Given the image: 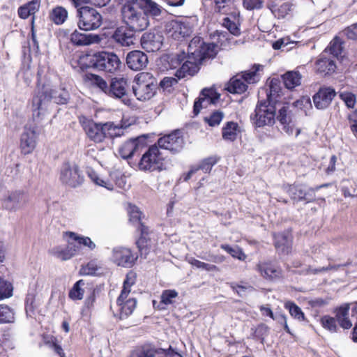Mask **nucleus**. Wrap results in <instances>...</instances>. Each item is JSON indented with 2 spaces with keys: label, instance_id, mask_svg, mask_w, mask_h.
<instances>
[{
  "label": "nucleus",
  "instance_id": "obj_63",
  "mask_svg": "<svg viewBox=\"0 0 357 357\" xmlns=\"http://www.w3.org/2000/svg\"><path fill=\"white\" fill-rule=\"evenodd\" d=\"M178 82V80L176 78L170 77H166L160 82V86L164 89H167L170 88L171 86L176 84Z\"/></svg>",
  "mask_w": 357,
  "mask_h": 357
},
{
  "label": "nucleus",
  "instance_id": "obj_51",
  "mask_svg": "<svg viewBox=\"0 0 357 357\" xmlns=\"http://www.w3.org/2000/svg\"><path fill=\"white\" fill-rule=\"evenodd\" d=\"M178 296V292L175 290H165L161 295V303L164 305L172 304L174 299Z\"/></svg>",
  "mask_w": 357,
  "mask_h": 357
},
{
  "label": "nucleus",
  "instance_id": "obj_16",
  "mask_svg": "<svg viewBox=\"0 0 357 357\" xmlns=\"http://www.w3.org/2000/svg\"><path fill=\"white\" fill-rule=\"evenodd\" d=\"M134 31L135 30L130 29L128 26H121L114 30L111 38L121 46L130 47L135 43Z\"/></svg>",
  "mask_w": 357,
  "mask_h": 357
},
{
  "label": "nucleus",
  "instance_id": "obj_22",
  "mask_svg": "<svg viewBox=\"0 0 357 357\" xmlns=\"http://www.w3.org/2000/svg\"><path fill=\"white\" fill-rule=\"evenodd\" d=\"M126 63L128 68L132 70H141L146 66L148 57L141 51H132L126 56Z\"/></svg>",
  "mask_w": 357,
  "mask_h": 357
},
{
  "label": "nucleus",
  "instance_id": "obj_46",
  "mask_svg": "<svg viewBox=\"0 0 357 357\" xmlns=\"http://www.w3.org/2000/svg\"><path fill=\"white\" fill-rule=\"evenodd\" d=\"M305 186L291 185L289 188V194L291 198L296 201H303L304 197Z\"/></svg>",
  "mask_w": 357,
  "mask_h": 357
},
{
  "label": "nucleus",
  "instance_id": "obj_11",
  "mask_svg": "<svg viewBox=\"0 0 357 357\" xmlns=\"http://www.w3.org/2000/svg\"><path fill=\"white\" fill-rule=\"evenodd\" d=\"M183 138L178 130L165 135L158 140L159 149L168 150L173 153L179 152L183 149Z\"/></svg>",
  "mask_w": 357,
  "mask_h": 357
},
{
  "label": "nucleus",
  "instance_id": "obj_17",
  "mask_svg": "<svg viewBox=\"0 0 357 357\" xmlns=\"http://www.w3.org/2000/svg\"><path fill=\"white\" fill-rule=\"evenodd\" d=\"M28 195L22 190H15L4 199L3 205L9 211H15L24 207L28 202Z\"/></svg>",
  "mask_w": 357,
  "mask_h": 357
},
{
  "label": "nucleus",
  "instance_id": "obj_14",
  "mask_svg": "<svg viewBox=\"0 0 357 357\" xmlns=\"http://www.w3.org/2000/svg\"><path fill=\"white\" fill-rule=\"evenodd\" d=\"M256 270L267 280L274 281L282 278V268L271 261L259 262L256 266Z\"/></svg>",
  "mask_w": 357,
  "mask_h": 357
},
{
  "label": "nucleus",
  "instance_id": "obj_32",
  "mask_svg": "<svg viewBox=\"0 0 357 357\" xmlns=\"http://www.w3.org/2000/svg\"><path fill=\"white\" fill-rule=\"evenodd\" d=\"M68 18V11L62 6H56L49 13V19L56 25L63 24Z\"/></svg>",
  "mask_w": 357,
  "mask_h": 357
},
{
  "label": "nucleus",
  "instance_id": "obj_13",
  "mask_svg": "<svg viewBox=\"0 0 357 357\" xmlns=\"http://www.w3.org/2000/svg\"><path fill=\"white\" fill-rule=\"evenodd\" d=\"M145 144L146 139L143 136L131 138L121 145L119 153L123 159H128L142 149Z\"/></svg>",
  "mask_w": 357,
  "mask_h": 357
},
{
  "label": "nucleus",
  "instance_id": "obj_64",
  "mask_svg": "<svg viewBox=\"0 0 357 357\" xmlns=\"http://www.w3.org/2000/svg\"><path fill=\"white\" fill-rule=\"evenodd\" d=\"M155 350L152 348L144 347L138 353L137 357H155Z\"/></svg>",
  "mask_w": 357,
  "mask_h": 357
},
{
  "label": "nucleus",
  "instance_id": "obj_59",
  "mask_svg": "<svg viewBox=\"0 0 357 357\" xmlns=\"http://www.w3.org/2000/svg\"><path fill=\"white\" fill-rule=\"evenodd\" d=\"M215 162L216 161L213 158H206L196 168H199V170L202 169L204 173H207L211 170L212 167Z\"/></svg>",
  "mask_w": 357,
  "mask_h": 357
},
{
  "label": "nucleus",
  "instance_id": "obj_21",
  "mask_svg": "<svg viewBox=\"0 0 357 357\" xmlns=\"http://www.w3.org/2000/svg\"><path fill=\"white\" fill-rule=\"evenodd\" d=\"M335 90L331 87L321 88L313 96L314 106L319 109L327 108L335 96Z\"/></svg>",
  "mask_w": 357,
  "mask_h": 357
},
{
  "label": "nucleus",
  "instance_id": "obj_30",
  "mask_svg": "<svg viewBox=\"0 0 357 357\" xmlns=\"http://www.w3.org/2000/svg\"><path fill=\"white\" fill-rule=\"evenodd\" d=\"M40 0H32L18 8V15L22 19L33 15L40 8Z\"/></svg>",
  "mask_w": 357,
  "mask_h": 357
},
{
  "label": "nucleus",
  "instance_id": "obj_12",
  "mask_svg": "<svg viewBox=\"0 0 357 357\" xmlns=\"http://www.w3.org/2000/svg\"><path fill=\"white\" fill-rule=\"evenodd\" d=\"M128 82L124 78L113 79L106 93L109 96L121 100L126 105H130L132 102L127 94Z\"/></svg>",
  "mask_w": 357,
  "mask_h": 357
},
{
  "label": "nucleus",
  "instance_id": "obj_2",
  "mask_svg": "<svg viewBox=\"0 0 357 357\" xmlns=\"http://www.w3.org/2000/svg\"><path fill=\"white\" fill-rule=\"evenodd\" d=\"M79 121L87 137L95 143H101L106 138H114L123 135V126L114 122L96 123L82 116Z\"/></svg>",
  "mask_w": 357,
  "mask_h": 357
},
{
  "label": "nucleus",
  "instance_id": "obj_28",
  "mask_svg": "<svg viewBox=\"0 0 357 357\" xmlns=\"http://www.w3.org/2000/svg\"><path fill=\"white\" fill-rule=\"evenodd\" d=\"M139 2L147 17L151 16L155 18L162 15V7L153 0H140Z\"/></svg>",
  "mask_w": 357,
  "mask_h": 357
},
{
  "label": "nucleus",
  "instance_id": "obj_40",
  "mask_svg": "<svg viewBox=\"0 0 357 357\" xmlns=\"http://www.w3.org/2000/svg\"><path fill=\"white\" fill-rule=\"evenodd\" d=\"M236 0H214L215 10L223 14L234 8Z\"/></svg>",
  "mask_w": 357,
  "mask_h": 357
},
{
  "label": "nucleus",
  "instance_id": "obj_7",
  "mask_svg": "<svg viewBox=\"0 0 357 357\" xmlns=\"http://www.w3.org/2000/svg\"><path fill=\"white\" fill-rule=\"evenodd\" d=\"M78 26L85 31L94 30L102 24V16L96 9L89 6H82L77 9Z\"/></svg>",
  "mask_w": 357,
  "mask_h": 357
},
{
  "label": "nucleus",
  "instance_id": "obj_61",
  "mask_svg": "<svg viewBox=\"0 0 357 357\" xmlns=\"http://www.w3.org/2000/svg\"><path fill=\"white\" fill-rule=\"evenodd\" d=\"M343 33L351 40H357V23L351 24L343 31Z\"/></svg>",
  "mask_w": 357,
  "mask_h": 357
},
{
  "label": "nucleus",
  "instance_id": "obj_24",
  "mask_svg": "<svg viewBox=\"0 0 357 357\" xmlns=\"http://www.w3.org/2000/svg\"><path fill=\"white\" fill-rule=\"evenodd\" d=\"M20 147L24 154L31 153L36 145V134L31 128H25L20 139Z\"/></svg>",
  "mask_w": 357,
  "mask_h": 357
},
{
  "label": "nucleus",
  "instance_id": "obj_31",
  "mask_svg": "<svg viewBox=\"0 0 357 357\" xmlns=\"http://www.w3.org/2000/svg\"><path fill=\"white\" fill-rule=\"evenodd\" d=\"M248 85L244 82V80L240 75H236L232 77L227 86L226 89L232 93H242L247 90Z\"/></svg>",
  "mask_w": 357,
  "mask_h": 357
},
{
  "label": "nucleus",
  "instance_id": "obj_6",
  "mask_svg": "<svg viewBox=\"0 0 357 357\" xmlns=\"http://www.w3.org/2000/svg\"><path fill=\"white\" fill-rule=\"evenodd\" d=\"M163 153L157 145L151 146L142 156L138 164L142 171L153 172L162 169L164 160Z\"/></svg>",
  "mask_w": 357,
  "mask_h": 357
},
{
  "label": "nucleus",
  "instance_id": "obj_38",
  "mask_svg": "<svg viewBox=\"0 0 357 357\" xmlns=\"http://www.w3.org/2000/svg\"><path fill=\"white\" fill-rule=\"evenodd\" d=\"M66 236L69 237L70 239L77 241L79 244L88 247L91 250L96 248V244L89 237L79 236L71 231L66 232Z\"/></svg>",
  "mask_w": 357,
  "mask_h": 357
},
{
  "label": "nucleus",
  "instance_id": "obj_57",
  "mask_svg": "<svg viewBox=\"0 0 357 357\" xmlns=\"http://www.w3.org/2000/svg\"><path fill=\"white\" fill-rule=\"evenodd\" d=\"M269 88V93L266 92V99H268V96H269L270 100H273L272 97L275 95L278 96L280 89L279 80L276 79H273L270 82Z\"/></svg>",
  "mask_w": 357,
  "mask_h": 357
},
{
  "label": "nucleus",
  "instance_id": "obj_60",
  "mask_svg": "<svg viewBox=\"0 0 357 357\" xmlns=\"http://www.w3.org/2000/svg\"><path fill=\"white\" fill-rule=\"evenodd\" d=\"M91 81L105 93L108 91L109 86H107V82L102 77L96 75H91Z\"/></svg>",
  "mask_w": 357,
  "mask_h": 357
},
{
  "label": "nucleus",
  "instance_id": "obj_29",
  "mask_svg": "<svg viewBox=\"0 0 357 357\" xmlns=\"http://www.w3.org/2000/svg\"><path fill=\"white\" fill-rule=\"evenodd\" d=\"M277 119L283 126L282 129L288 135L293 134L294 129L292 126L290 125L291 122V119L288 105H284L279 109L278 115L277 116Z\"/></svg>",
  "mask_w": 357,
  "mask_h": 357
},
{
  "label": "nucleus",
  "instance_id": "obj_4",
  "mask_svg": "<svg viewBox=\"0 0 357 357\" xmlns=\"http://www.w3.org/2000/svg\"><path fill=\"white\" fill-rule=\"evenodd\" d=\"M157 86V79L150 73L142 72L135 76L132 89L138 100L146 101L155 96Z\"/></svg>",
  "mask_w": 357,
  "mask_h": 357
},
{
  "label": "nucleus",
  "instance_id": "obj_25",
  "mask_svg": "<svg viewBox=\"0 0 357 357\" xmlns=\"http://www.w3.org/2000/svg\"><path fill=\"white\" fill-rule=\"evenodd\" d=\"M275 247L279 253L287 255L291 250L292 237L289 234L275 235Z\"/></svg>",
  "mask_w": 357,
  "mask_h": 357
},
{
  "label": "nucleus",
  "instance_id": "obj_55",
  "mask_svg": "<svg viewBox=\"0 0 357 357\" xmlns=\"http://www.w3.org/2000/svg\"><path fill=\"white\" fill-rule=\"evenodd\" d=\"M341 99L344 102L347 107L354 108L356 102V96L349 92H344L340 94Z\"/></svg>",
  "mask_w": 357,
  "mask_h": 357
},
{
  "label": "nucleus",
  "instance_id": "obj_39",
  "mask_svg": "<svg viewBox=\"0 0 357 357\" xmlns=\"http://www.w3.org/2000/svg\"><path fill=\"white\" fill-rule=\"evenodd\" d=\"M85 282L83 280H78L72 287L69 292V297L73 300H81L83 298Z\"/></svg>",
  "mask_w": 357,
  "mask_h": 357
},
{
  "label": "nucleus",
  "instance_id": "obj_47",
  "mask_svg": "<svg viewBox=\"0 0 357 357\" xmlns=\"http://www.w3.org/2000/svg\"><path fill=\"white\" fill-rule=\"evenodd\" d=\"M285 307L289 310L292 317L298 320H304L305 316L301 309L293 302H287L284 305Z\"/></svg>",
  "mask_w": 357,
  "mask_h": 357
},
{
  "label": "nucleus",
  "instance_id": "obj_54",
  "mask_svg": "<svg viewBox=\"0 0 357 357\" xmlns=\"http://www.w3.org/2000/svg\"><path fill=\"white\" fill-rule=\"evenodd\" d=\"M259 67H257L254 71L245 72L242 75H240L247 85L248 84L255 83L258 81L259 77L257 74V71L259 70Z\"/></svg>",
  "mask_w": 357,
  "mask_h": 357
},
{
  "label": "nucleus",
  "instance_id": "obj_23",
  "mask_svg": "<svg viewBox=\"0 0 357 357\" xmlns=\"http://www.w3.org/2000/svg\"><path fill=\"white\" fill-rule=\"evenodd\" d=\"M79 251V246L68 243L66 247L56 246L50 250V254L61 261H67L73 258Z\"/></svg>",
  "mask_w": 357,
  "mask_h": 357
},
{
  "label": "nucleus",
  "instance_id": "obj_18",
  "mask_svg": "<svg viewBox=\"0 0 357 357\" xmlns=\"http://www.w3.org/2000/svg\"><path fill=\"white\" fill-rule=\"evenodd\" d=\"M162 40L163 37L159 33L146 32L141 38V45L146 52H155L161 48Z\"/></svg>",
  "mask_w": 357,
  "mask_h": 357
},
{
  "label": "nucleus",
  "instance_id": "obj_48",
  "mask_svg": "<svg viewBox=\"0 0 357 357\" xmlns=\"http://www.w3.org/2000/svg\"><path fill=\"white\" fill-rule=\"evenodd\" d=\"M321 324L322 326L329 331L330 332L335 333L337 331V324L335 318L326 315L321 318Z\"/></svg>",
  "mask_w": 357,
  "mask_h": 357
},
{
  "label": "nucleus",
  "instance_id": "obj_62",
  "mask_svg": "<svg viewBox=\"0 0 357 357\" xmlns=\"http://www.w3.org/2000/svg\"><path fill=\"white\" fill-rule=\"evenodd\" d=\"M349 305L342 306L336 310L335 320L338 323L349 316Z\"/></svg>",
  "mask_w": 357,
  "mask_h": 357
},
{
  "label": "nucleus",
  "instance_id": "obj_3",
  "mask_svg": "<svg viewBox=\"0 0 357 357\" xmlns=\"http://www.w3.org/2000/svg\"><path fill=\"white\" fill-rule=\"evenodd\" d=\"M123 23L135 31L145 30L150 24L149 18L143 11L140 2L123 5L121 8Z\"/></svg>",
  "mask_w": 357,
  "mask_h": 357
},
{
  "label": "nucleus",
  "instance_id": "obj_9",
  "mask_svg": "<svg viewBox=\"0 0 357 357\" xmlns=\"http://www.w3.org/2000/svg\"><path fill=\"white\" fill-rule=\"evenodd\" d=\"M59 180L66 185L75 188L82 183L83 177L75 163L66 162L60 168Z\"/></svg>",
  "mask_w": 357,
  "mask_h": 357
},
{
  "label": "nucleus",
  "instance_id": "obj_58",
  "mask_svg": "<svg viewBox=\"0 0 357 357\" xmlns=\"http://www.w3.org/2000/svg\"><path fill=\"white\" fill-rule=\"evenodd\" d=\"M184 59V54L172 56L169 61L170 68L173 69L178 68V69L177 70H178L183 64V63H182V62L183 61Z\"/></svg>",
  "mask_w": 357,
  "mask_h": 357
},
{
  "label": "nucleus",
  "instance_id": "obj_10",
  "mask_svg": "<svg viewBox=\"0 0 357 357\" xmlns=\"http://www.w3.org/2000/svg\"><path fill=\"white\" fill-rule=\"evenodd\" d=\"M165 32L168 37L179 40L189 36L192 32V28L186 20H172L166 24Z\"/></svg>",
  "mask_w": 357,
  "mask_h": 357
},
{
  "label": "nucleus",
  "instance_id": "obj_26",
  "mask_svg": "<svg viewBox=\"0 0 357 357\" xmlns=\"http://www.w3.org/2000/svg\"><path fill=\"white\" fill-rule=\"evenodd\" d=\"M70 40L77 45H89L98 43L100 41V37L96 34L82 33L75 30L70 35Z\"/></svg>",
  "mask_w": 357,
  "mask_h": 357
},
{
  "label": "nucleus",
  "instance_id": "obj_15",
  "mask_svg": "<svg viewBox=\"0 0 357 357\" xmlns=\"http://www.w3.org/2000/svg\"><path fill=\"white\" fill-rule=\"evenodd\" d=\"M136 259L137 257L129 248L119 247L112 250V260L118 266L131 267Z\"/></svg>",
  "mask_w": 357,
  "mask_h": 357
},
{
  "label": "nucleus",
  "instance_id": "obj_42",
  "mask_svg": "<svg viewBox=\"0 0 357 357\" xmlns=\"http://www.w3.org/2000/svg\"><path fill=\"white\" fill-rule=\"evenodd\" d=\"M220 248L230 254L234 258H236L241 261H244L247 258L246 255L238 246L231 247L227 244H222Z\"/></svg>",
  "mask_w": 357,
  "mask_h": 357
},
{
  "label": "nucleus",
  "instance_id": "obj_49",
  "mask_svg": "<svg viewBox=\"0 0 357 357\" xmlns=\"http://www.w3.org/2000/svg\"><path fill=\"white\" fill-rule=\"evenodd\" d=\"M13 287L10 282L0 278V300L12 296Z\"/></svg>",
  "mask_w": 357,
  "mask_h": 357
},
{
  "label": "nucleus",
  "instance_id": "obj_41",
  "mask_svg": "<svg viewBox=\"0 0 357 357\" xmlns=\"http://www.w3.org/2000/svg\"><path fill=\"white\" fill-rule=\"evenodd\" d=\"M15 320L14 312L8 305H0V324L13 323Z\"/></svg>",
  "mask_w": 357,
  "mask_h": 357
},
{
  "label": "nucleus",
  "instance_id": "obj_5",
  "mask_svg": "<svg viewBox=\"0 0 357 357\" xmlns=\"http://www.w3.org/2000/svg\"><path fill=\"white\" fill-rule=\"evenodd\" d=\"M275 106L273 100H270V96H268V99L258 101L253 119L258 127L273 126L275 122Z\"/></svg>",
  "mask_w": 357,
  "mask_h": 357
},
{
  "label": "nucleus",
  "instance_id": "obj_44",
  "mask_svg": "<svg viewBox=\"0 0 357 357\" xmlns=\"http://www.w3.org/2000/svg\"><path fill=\"white\" fill-rule=\"evenodd\" d=\"M224 113L220 110L213 112L208 116L204 118V121L210 126H218L224 118Z\"/></svg>",
  "mask_w": 357,
  "mask_h": 357
},
{
  "label": "nucleus",
  "instance_id": "obj_37",
  "mask_svg": "<svg viewBox=\"0 0 357 357\" xmlns=\"http://www.w3.org/2000/svg\"><path fill=\"white\" fill-rule=\"evenodd\" d=\"M316 66L318 71L326 74L334 72L335 69L334 61L327 58L319 59L317 61Z\"/></svg>",
  "mask_w": 357,
  "mask_h": 357
},
{
  "label": "nucleus",
  "instance_id": "obj_50",
  "mask_svg": "<svg viewBox=\"0 0 357 357\" xmlns=\"http://www.w3.org/2000/svg\"><path fill=\"white\" fill-rule=\"evenodd\" d=\"M89 176L96 185L105 187L107 190H112L114 188L113 184L106 180L100 178L96 172H91L89 173Z\"/></svg>",
  "mask_w": 357,
  "mask_h": 357
},
{
  "label": "nucleus",
  "instance_id": "obj_52",
  "mask_svg": "<svg viewBox=\"0 0 357 357\" xmlns=\"http://www.w3.org/2000/svg\"><path fill=\"white\" fill-rule=\"evenodd\" d=\"M222 24L233 35L238 36L241 33L238 25L236 22L231 21L229 17H225L223 20Z\"/></svg>",
  "mask_w": 357,
  "mask_h": 357
},
{
  "label": "nucleus",
  "instance_id": "obj_35",
  "mask_svg": "<svg viewBox=\"0 0 357 357\" xmlns=\"http://www.w3.org/2000/svg\"><path fill=\"white\" fill-rule=\"evenodd\" d=\"M239 132V127L237 123L229 121L222 128V135L225 140L234 141Z\"/></svg>",
  "mask_w": 357,
  "mask_h": 357
},
{
  "label": "nucleus",
  "instance_id": "obj_20",
  "mask_svg": "<svg viewBox=\"0 0 357 357\" xmlns=\"http://www.w3.org/2000/svg\"><path fill=\"white\" fill-rule=\"evenodd\" d=\"M117 311L119 312L121 319L127 318L130 315L137 305V301L133 296L130 294H126L123 298H121V294L117 298Z\"/></svg>",
  "mask_w": 357,
  "mask_h": 357
},
{
  "label": "nucleus",
  "instance_id": "obj_43",
  "mask_svg": "<svg viewBox=\"0 0 357 357\" xmlns=\"http://www.w3.org/2000/svg\"><path fill=\"white\" fill-rule=\"evenodd\" d=\"M136 274L130 271L123 282V289L121 290V298L124 297L126 294H130L131 291V287L135 283Z\"/></svg>",
  "mask_w": 357,
  "mask_h": 357
},
{
  "label": "nucleus",
  "instance_id": "obj_1",
  "mask_svg": "<svg viewBox=\"0 0 357 357\" xmlns=\"http://www.w3.org/2000/svg\"><path fill=\"white\" fill-rule=\"evenodd\" d=\"M216 47L213 43H206L200 38H194L188 45V59L176 70L175 76L181 79L187 75H194L205 59L215 57Z\"/></svg>",
  "mask_w": 357,
  "mask_h": 357
},
{
  "label": "nucleus",
  "instance_id": "obj_33",
  "mask_svg": "<svg viewBox=\"0 0 357 357\" xmlns=\"http://www.w3.org/2000/svg\"><path fill=\"white\" fill-rule=\"evenodd\" d=\"M198 98L204 107H206L208 105L215 104L220 98V94L213 89H204Z\"/></svg>",
  "mask_w": 357,
  "mask_h": 357
},
{
  "label": "nucleus",
  "instance_id": "obj_34",
  "mask_svg": "<svg viewBox=\"0 0 357 357\" xmlns=\"http://www.w3.org/2000/svg\"><path fill=\"white\" fill-rule=\"evenodd\" d=\"M282 79L284 86L289 89H292L301 83V75L298 72H287L282 76Z\"/></svg>",
  "mask_w": 357,
  "mask_h": 357
},
{
  "label": "nucleus",
  "instance_id": "obj_53",
  "mask_svg": "<svg viewBox=\"0 0 357 357\" xmlns=\"http://www.w3.org/2000/svg\"><path fill=\"white\" fill-rule=\"evenodd\" d=\"M98 270V266L94 261H90L87 264L82 266L79 270V273L83 275H94Z\"/></svg>",
  "mask_w": 357,
  "mask_h": 357
},
{
  "label": "nucleus",
  "instance_id": "obj_19",
  "mask_svg": "<svg viewBox=\"0 0 357 357\" xmlns=\"http://www.w3.org/2000/svg\"><path fill=\"white\" fill-rule=\"evenodd\" d=\"M47 94L35 96L32 100L33 118L36 122L41 121L48 113L50 102L46 100Z\"/></svg>",
  "mask_w": 357,
  "mask_h": 357
},
{
  "label": "nucleus",
  "instance_id": "obj_45",
  "mask_svg": "<svg viewBox=\"0 0 357 357\" xmlns=\"http://www.w3.org/2000/svg\"><path fill=\"white\" fill-rule=\"evenodd\" d=\"M188 261L190 264L193 266L197 267V268H201L203 270H206L207 271H218V268L215 265L206 264L205 262H202L198 259H195L194 257H189L188 259Z\"/></svg>",
  "mask_w": 357,
  "mask_h": 357
},
{
  "label": "nucleus",
  "instance_id": "obj_36",
  "mask_svg": "<svg viewBox=\"0 0 357 357\" xmlns=\"http://www.w3.org/2000/svg\"><path fill=\"white\" fill-rule=\"evenodd\" d=\"M326 51H329L330 54H333L337 59L343 58L344 56V51L342 40L338 37L334 38V39L330 43Z\"/></svg>",
  "mask_w": 357,
  "mask_h": 357
},
{
  "label": "nucleus",
  "instance_id": "obj_27",
  "mask_svg": "<svg viewBox=\"0 0 357 357\" xmlns=\"http://www.w3.org/2000/svg\"><path fill=\"white\" fill-rule=\"evenodd\" d=\"M47 94L46 100L50 102L51 105V102L52 101L56 104H66L69 100L70 95L68 92L65 89L60 90H46L42 95L43 97Z\"/></svg>",
  "mask_w": 357,
  "mask_h": 357
},
{
  "label": "nucleus",
  "instance_id": "obj_8",
  "mask_svg": "<svg viewBox=\"0 0 357 357\" xmlns=\"http://www.w3.org/2000/svg\"><path fill=\"white\" fill-rule=\"evenodd\" d=\"M90 63L95 68L109 73H114L119 69L121 61L114 53L101 52L93 55Z\"/></svg>",
  "mask_w": 357,
  "mask_h": 357
},
{
  "label": "nucleus",
  "instance_id": "obj_56",
  "mask_svg": "<svg viewBox=\"0 0 357 357\" xmlns=\"http://www.w3.org/2000/svg\"><path fill=\"white\" fill-rule=\"evenodd\" d=\"M130 220L134 223L138 222L141 219V213L139 208L134 205L130 204L128 208Z\"/></svg>",
  "mask_w": 357,
  "mask_h": 357
}]
</instances>
